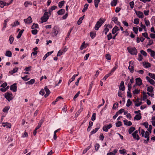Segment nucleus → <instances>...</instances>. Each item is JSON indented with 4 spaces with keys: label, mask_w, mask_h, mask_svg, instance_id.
I'll use <instances>...</instances> for the list:
<instances>
[{
    "label": "nucleus",
    "mask_w": 155,
    "mask_h": 155,
    "mask_svg": "<svg viewBox=\"0 0 155 155\" xmlns=\"http://www.w3.org/2000/svg\"><path fill=\"white\" fill-rule=\"evenodd\" d=\"M93 122L91 121H90L89 123V126L87 129V131H89L91 130V127L92 126Z\"/></svg>",
    "instance_id": "nucleus-24"
},
{
    "label": "nucleus",
    "mask_w": 155,
    "mask_h": 155,
    "mask_svg": "<svg viewBox=\"0 0 155 155\" xmlns=\"http://www.w3.org/2000/svg\"><path fill=\"white\" fill-rule=\"evenodd\" d=\"M35 80L34 79H31L30 81L26 82V84H32L34 83Z\"/></svg>",
    "instance_id": "nucleus-31"
},
{
    "label": "nucleus",
    "mask_w": 155,
    "mask_h": 155,
    "mask_svg": "<svg viewBox=\"0 0 155 155\" xmlns=\"http://www.w3.org/2000/svg\"><path fill=\"white\" fill-rule=\"evenodd\" d=\"M6 2H4L3 1H0V6L1 8H3L6 5Z\"/></svg>",
    "instance_id": "nucleus-27"
},
{
    "label": "nucleus",
    "mask_w": 155,
    "mask_h": 155,
    "mask_svg": "<svg viewBox=\"0 0 155 155\" xmlns=\"http://www.w3.org/2000/svg\"><path fill=\"white\" fill-rule=\"evenodd\" d=\"M132 62V61H130L129 62V65L128 67V69L130 71L131 73H133L134 72V68L133 65L132 64L131 65Z\"/></svg>",
    "instance_id": "nucleus-13"
},
{
    "label": "nucleus",
    "mask_w": 155,
    "mask_h": 155,
    "mask_svg": "<svg viewBox=\"0 0 155 155\" xmlns=\"http://www.w3.org/2000/svg\"><path fill=\"white\" fill-rule=\"evenodd\" d=\"M112 126V124H110L107 125H104L103 127V130L104 131L106 132L108 131V130L110 129Z\"/></svg>",
    "instance_id": "nucleus-6"
},
{
    "label": "nucleus",
    "mask_w": 155,
    "mask_h": 155,
    "mask_svg": "<svg viewBox=\"0 0 155 155\" xmlns=\"http://www.w3.org/2000/svg\"><path fill=\"white\" fill-rule=\"evenodd\" d=\"M83 19V17H81L79 20L78 21V25H80L82 23V21Z\"/></svg>",
    "instance_id": "nucleus-50"
},
{
    "label": "nucleus",
    "mask_w": 155,
    "mask_h": 155,
    "mask_svg": "<svg viewBox=\"0 0 155 155\" xmlns=\"http://www.w3.org/2000/svg\"><path fill=\"white\" fill-rule=\"evenodd\" d=\"M148 75L153 79L155 80V74H152L151 73H148Z\"/></svg>",
    "instance_id": "nucleus-39"
},
{
    "label": "nucleus",
    "mask_w": 155,
    "mask_h": 155,
    "mask_svg": "<svg viewBox=\"0 0 155 155\" xmlns=\"http://www.w3.org/2000/svg\"><path fill=\"white\" fill-rule=\"evenodd\" d=\"M99 129L98 128H95V129H94L91 132V134H93L97 132V131Z\"/></svg>",
    "instance_id": "nucleus-48"
},
{
    "label": "nucleus",
    "mask_w": 155,
    "mask_h": 155,
    "mask_svg": "<svg viewBox=\"0 0 155 155\" xmlns=\"http://www.w3.org/2000/svg\"><path fill=\"white\" fill-rule=\"evenodd\" d=\"M107 37L108 40H109L111 39L112 38V36L111 33H110L108 35H107Z\"/></svg>",
    "instance_id": "nucleus-57"
},
{
    "label": "nucleus",
    "mask_w": 155,
    "mask_h": 155,
    "mask_svg": "<svg viewBox=\"0 0 155 155\" xmlns=\"http://www.w3.org/2000/svg\"><path fill=\"white\" fill-rule=\"evenodd\" d=\"M107 25L106 26V27L105 28L104 32V33L105 35H106L107 33L109 31V29L107 28Z\"/></svg>",
    "instance_id": "nucleus-49"
},
{
    "label": "nucleus",
    "mask_w": 155,
    "mask_h": 155,
    "mask_svg": "<svg viewBox=\"0 0 155 155\" xmlns=\"http://www.w3.org/2000/svg\"><path fill=\"white\" fill-rule=\"evenodd\" d=\"M10 107H5L3 109V111L4 112H7L8 111Z\"/></svg>",
    "instance_id": "nucleus-42"
},
{
    "label": "nucleus",
    "mask_w": 155,
    "mask_h": 155,
    "mask_svg": "<svg viewBox=\"0 0 155 155\" xmlns=\"http://www.w3.org/2000/svg\"><path fill=\"white\" fill-rule=\"evenodd\" d=\"M141 118V114L140 113H139V114L136 115L134 117V120H140Z\"/></svg>",
    "instance_id": "nucleus-19"
},
{
    "label": "nucleus",
    "mask_w": 155,
    "mask_h": 155,
    "mask_svg": "<svg viewBox=\"0 0 155 155\" xmlns=\"http://www.w3.org/2000/svg\"><path fill=\"white\" fill-rule=\"evenodd\" d=\"M18 69V68H14L13 70L10 71L9 73H10L11 74H12L13 73L17 72Z\"/></svg>",
    "instance_id": "nucleus-33"
},
{
    "label": "nucleus",
    "mask_w": 155,
    "mask_h": 155,
    "mask_svg": "<svg viewBox=\"0 0 155 155\" xmlns=\"http://www.w3.org/2000/svg\"><path fill=\"white\" fill-rule=\"evenodd\" d=\"M38 27V24H34L32 26L31 28L32 29H34V28H37Z\"/></svg>",
    "instance_id": "nucleus-61"
},
{
    "label": "nucleus",
    "mask_w": 155,
    "mask_h": 155,
    "mask_svg": "<svg viewBox=\"0 0 155 155\" xmlns=\"http://www.w3.org/2000/svg\"><path fill=\"white\" fill-rule=\"evenodd\" d=\"M133 30L136 34L138 32V29L137 28L134 27L133 28Z\"/></svg>",
    "instance_id": "nucleus-54"
},
{
    "label": "nucleus",
    "mask_w": 155,
    "mask_h": 155,
    "mask_svg": "<svg viewBox=\"0 0 155 155\" xmlns=\"http://www.w3.org/2000/svg\"><path fill=\"white\" fill-rule=\"evenodd\" d=\"M138 56H139L138 58V60L139 61H141L143 59V56L142 55L140 54H139L138 55Z\"/></svg>",
    "instance_id": "nucleus-55"
},
{
    "label": "nucleus",
    "mask_w": 155,
    "mask_h": 155,
    "mask_svg": "<svg viewBox=\"0 0 155 155\" xmlns=\"http://www.w3.org/2000/svg\"><path fill=\"white\" fill-rule=\"evenodd\" d=\"M124 124L125 125L130 126H131L132 124V123L131 121H128L127 120H124Z\"/></svg>",
    "instance_id": "nucleus-20"
},
{
    "label": "nucleus",
    "mask_w": 155,
    "mask_h": 155,
    "mask_svg": "<svg viewBox=\"0 0 155 155\" xmlns=\"http://www.w3.org/2000/svg\"><path fill=\"white\" fill-rule=\"evenodd\" d=\"M58 31L57 30V28L56 27H54L52 28V31L51 33L52 36L54 37L57 35L58 34Z\"/></svg>",
    "instance_id": "nucleus-5"
},
{
    "label": "nucleus",
    "mask_w": 155,
    "mask_h": 155,
    "mask_svg": "<svg viewBox=\"0 0 155 155\" xmlns=\"http://www.w3.org/2000/svg\"><path fill=\"white\" fill-rule=\"evenodd\" d=\"M24 21L26 23L30 24L32 22V18L31 16H29L27 19H24Z\"/></svg>",
    "instance_id": "nucleus-12"
},
{
    "label": "nucleus",
    "mask_w": 155,
    "mask_h": 155,
    "mask_svg": "<svg viewBox=\"0 0 155 155\" xmlns=\"http://www.w3.org/2000/svg\"><path fill=\"white\" fill-rule=\"evenodd\" d=\"M10 89L13 92H15L17 91L16 84L15 83L10 86Z\"/></svg>",
    "instance_id": "nucleus-9"
},
{
    "label": "nucleus",
    "mask_w": 155,
    "mask_h": 155,
    "mask_svg": "<svg viewBox=\"0 0 155 155\" xmlns=\"http://www.w3.org/2000/svg\"><path fill=\"white\" fill-rule=\"evenodd\" d=\"M5 97L8 101L12 100L14 97L12 94L11 92H8L5 94Z\"/></svg>",
    "instance_id": "nucleus-2"
},
{
    "label": "nucleus",
    "mask_w": 155,
    "mask_h": 155,
    "mask_svg": "<svg viewBox=\"0 0 155 155\" xmlns=\"http://www.w3.org/2000/svg\"><path fill=\"white\" fill-rule=\"evenodd\" d=\"M19 25V22H18V21H15L11 25V26L12 27H13L14 26H17Z\"/></svg>",
    "instance_id": "nucleus-25"
},
{
    "label": "nucleus",
    "mask_w": 155,
    "mask_h": 155,
    "mask_svg": "<svg viewBox=\"0 0 155 155\" xmlns=\"http://www.w3.org/2000/svg\"><path fill=\"white\" fill-rule=\"evenodd\" d=\"M24 31V30L22 29L21 30L19 33L18 35L17 36V38H19L21 36V35Z\"/></svg>",
    "instance_id": "nucleus-35"
},
{
    "label": "nucleus",
    "mask_w": 155,
    "mask_h": 155,
    "mask_svg": "<svg viewBox=\"0 0 155 155\" xmlns=\"http://www.w3.org/2000/svg\"><path fill=\"white\" fill-rule=\"evenodd\" d=\"M64 51H62L60 50L58 51L57 56H60L62 55Z\"/></svg>",
    "instance_id": "nucleus-64"
},
{
    "label": "nucleus",
    "mask_w": 155,
    "mask_h": 155,
    "mask_svg": "<svg viewBox=\"0 0 155 155\" xmlns=\"http://www.w3.org/2000/svg\"><path fill=\"white\" fill-rule=\"evenodd\" d=\"M2 125L3 127H6L7 128H10L11 127V124L8 122L2 123Z\"/></svg>",
    "instance_id": "nucleus-11"
},
{
    "label": "nucleus",
    "mask_w": 155,
    "mask_h": 155,
    "mask_svg": "<svg viewBox=\"0 0 155 155\" xmlns=\"http://www.w3.org/2000/svg\"><path fill=\"white\" fill-rule=\"evenodd\" d=\"M139 132H140V131L141 130V134L142 135V136L143 137L144 136V134L145 133L143 129H140V128L139 127L138 130Z\"/></svg>",
    "instance_id": "nucleus-46"
},
{
    "label": "nucleus",
    "mask_w": 155,
    "mask_h": 155,
    "mask_svg": "<svg viewBox=\"0 0 155 155\" xmlns=\"http://www.w3.org/2000/svg\"><path fill=\"white\" fill-rule=\"evenodd\" d=\"M118 107V104L117 103H115L113 105V109H116Z\"/></svg>",
    "instance_id": "nucleus-56"
},
{
    "label": "nucleus",
    "mask_w": 155,
    "mask_h": 155,
    "mask_svg": "<svg viewBox=\"0 0 155 155\" xmlns=\"http://www.w3.org/2000/svg\"><path fill=\"white\" fill-rule=\"evenodd\" d=\"M65 12V10L63 9H62L58 11L57 13L58 15H61L63 14Z\"/></svg>",
    "instance_id": "nucleus-21"
},
{
    "label": "nucleus",
    "mask_w": 155,
    "mask_h": 155,
    "mask_svg": "<svg viewBox=\"0 0 155 155\" xmlns=\"http://www.w3.org/2000/svg\"><path fill=\"white\" fill-rule=\"evenodd\" d=\"M122 125L121 122L120 121H118L116 123V126L117 127H120Z\"/></svg>",
    "instance_id": "nucleus-44"
},
{
    "label": "nucleus",
    "mask_w": 155,
    "mask_h": 155,
    "mask_svg": "<svg viewBox=\"0 0 155 155\" xmlns=\"http://www.w3.org/2000/svg\"><path fill=\"white\" fill-rule=\"evenodd\" d=\"M62 98V97L61 96H59L56 99V100L53 101L52 103V104H53V105H54L60 99H61Z\"/></svg>",
    "instance_id": "nucleus-37"
},
{
    "label": "nucleus",
    "mask_w": 155,
    "mask_h": 155,
    "mask_svg": "<svg viewBox=\"0 0 155 155\" xmlns=\"http://www.w3.org/2000/svg\"><path fill=\"white\" fill-rule=\"evenodd\" d=\"M53 52V51H52L50 52H47L44 56L43 58V60H45L51 54H52Z\"/></svg>",
    "instance_id": "nucleus-17"
},
{
    "label": "nucleus",
    "mask_w": 155,
    "mask_h": 155,
    "mask_svg": "<svg viewBox=\"0 0 155 155\" xmlns=\"http://www.w3.org/2000/svg\"><path fill=\"white\" fill-rule=\"evenodd\" d=\"M139 22V19L137 18H135L134 19V23L135 24H138Z\"/></svg>",
    "instance_id": "nucleus-43"
},
{
    "label": "nucleus",
    "mask_w": 155,
    "mask_h": 155,
    "mask_svg": "<svg viewBox=\"0 0 155 155\" xmlns=\"http://www.w3.org/2000/svg\"><path fill=\"white\" fill-rule=\"evenodd\" d=\"M135 130V128L134 127H131L128 130L129 133L130 134H131Z\"/></svg>",
    "instance_id": "nucleus-23"
},
{
    "label": "nucleus",
    "mask_w": 155,
    "mask_h": 155,
    "mask_svg": "<svg viewBox=\"0 0 155 155\" xmlns=\"http://www.w3.org/2000/svg\"><path fill=\"white\" fill-rule=\"evenodd\" d=\"M112 21H113L115 24H116L119 26H120V23L118 21V18L116 17H114L112 18Z\"/></svg>",
    "instance_id": "nucleus-10"
},
{
    "label": "nucleus",
    "mask_w": 155,
    "mask_h": 155,
    "mask_svg": "<svg viewBox=\"0 0 155 155\" xmlns=\"http://www.w3.org/2000/svg\"><path fill=\"white\" fill-rule=\"evenodd\" d=\"M28 76V75H26V76H25V77H21V78L23 80L26 81L28 80L29 79V78H27V77Z\"/></svg>",
    "instance_id": "nucleus-58"
},
{
    "label": "nucleus",
    "mask_w": 155,
    "mask_h": 155,
    "mask_svg": "<svg viewBox=\"0 0 155 155\" xmlns=\"http://www.w3.org/2000/svg\"><path fill=\"white\" fill-rule=\"evenodd\" d=\"M125 87L124 86V82L123 81H121L120 84V86L119 87V90L123 91L124 90Z\"/></svg>",
    "instance_id": "nucleus-15"
},
{
    "label": "nucleus",
    "mask_w": 155,
    "mask_h": 155,
    "mask_svg": "<svg viewBox=\"0 0 155 155\" xmlns=\"http://www.w3.org/2000/svg\"><path fill=\"white\" fill-rule=\"evenodd\" d=\"M45 90L46 92V94L45 95V97H46L50 94L49 90L48 89L47 86H45Z\"/></svg>",
    "instance_id": "nucleus-14"
},
{
    "label": "nucleus",
    "mask_w": 155,
    "mask_h": 155,
    "mask_svg": "<svg viewBox=\"0 0 155 155\" xmlns=\"http://www.w3.org/2000/svg\"><path fill=\"white\" fill-rule=\"evenodd\" d=\"M153 43V40L152 39L150 40L149 41V42H148V44L146 45V47L147 48H148V46H150V45H152Z\"/></svg>",
    "instance_id": "nucleus-38"
},
{
    "label": "nucleus",
    "mask_w": 155,
    "mask_h": 155,
    "mask_svg": "<svg viewBox=\"0 0 155 155\" xmlns=\"http://www.w3.org/2000/svg\"><path fill=\"white\" fill-rule=\"evenodd\" d=\"M12 53L11 51H6L5 55L8 57H11L12 56Z\"/></svg>",
    "instance_id": "nucleus-29"
},
{
    "label": "nucleus",
    "mask_w": 155,
    "mask_h": 155,
    "mask_svg": "<svg viewBox=\"0 0 155 155\" xmlns=\"http://www.w3.org/2000/svg\"><path fill=\"white\" fill-rule=\"evenodd\" d=\"M144 21L145 24L147 26H148L150 25V22L149 20L145 19Z\"/></svg>",
    "instance_id": "nucleus-53"
},
{
    "label": "nucleus",
    "mask_w": 155,
    "mask_h": 155,
    "mask_svg": "<svg viewBox=\"0 0 155 155\" xmlns=\"http://www.w3.org/2000/svg\"><path fill=\"white\" fill-rule=\"evenodd\" d=\"M9 42L10 44H12L14 41V38L12 35H10L9 38Z\"/></svg>",
    "instance_id": "nucleus-41"
},
{
    "label": "nucleus",
    "mask_w": 155,
    "mask_h": 155,
    "mask_svg": "<svg viewBox=\"0 0 155 155\" xmlns=\"http://www.w3.org/2000/svg\"><path fill=\"white\" fill-rule=\"evenodd\" d=\"M103 18H101L99 21L97 22L94 28L96 30H98L99 28L101 26L102 24L104 23L105 20H103Z\"/></svg>",
    "instance_id": "nucleus-1"
},
{
    "label": "nucleus",
    "mask_w": 155,
    "mask_h": 155,
    "mask_svg": "<svg viewBox=\"0 0 155 155\" xmlns=\"http://www.w3.org/2000/svg\"><path fill=\"white\" fill-rule=\"evenodd\" d=\"M91 146H88L84 150H83V153H85L87 152V151L91 148Z\"/></svg>",
    "instance_id": "nucleus-51"
},
{
    "label": "nucleus",
    "mask_w": 155,
    "mask_h": 155,
    "mask_svg": "<svg viewBox=\"0 0 155 155\" xmlns=\"http://www.w3.org/2000/svg\"><path fill=\"white\" fill-rule=\"evenodd\" d=\"M136 84L137 85L140 86L142 84L141 79L140 78H138L136 79Z\"/></svg>",
    "instance_id": "nucleus-8"
},
{
    "label": "nucleus",
    "mask_w": 155,
    "mask_h": 155,
    "mask_svg": "<svg viewBox=\"0 0 155 155\" xmlns=\"http://www.w3.org/2000/svg\"><path fill=\"white\" fill-rule=\"evenodd\" d=\"M117 0H113L111 2V5L112 6H115L117 3Z\"/></svg>",
    "instance_id": "nucleus-28"
},
{
    "label": "nucleus",
    "mask_w": 155,
    "mask_h": 155,
    "mask_svg": "<svg viewBox=\"0 0 155 155\" xmlns=\"http://www.w3.org/2000/svg\"><path fill=\"white\" fill-rule=\"evenodd\" d=\"M96 33L95 32H91L90 33V35L92 38H93L95 37Z\"/></svg>",
    "instance_id": "nucleus-36"
},
{
    "label": "nucleus",
    "mask_w": 155,
    "mask_h": 155,
    "mask_svg": "<svg viewBox=\"0 0 155 155\" xmlns=\"http://www.w3.org/2000/svg\"><path fill=\"white\" fill-rule=\"evenodd\" d=\"M140 91L137 89H135L134 91H133V93L134 94H138L139 93Z\"/></svg>",
    "instance_id": "nucleus-63"
},
{
    "label": "nucleus",
    "mask_w": 155,
    "mask_h": 155,
    "mask_svg": "<svg viewBox=\"0 0 155 155\" xmlns=\"http://www.w3.org/2000/svg\"><path fill=\"white\" fill-rule=\"evenodd\" d=\"M119 30V29L117 26H115L112 30V33L113 34H114L117 31Z\"/></svg>",
    "instance_id": "nucleus-18"
},
{
    "label": "nucleus",
    "mask_w": 155,
    "mask_h": 155,
    "mask_svg": "<svg viewBox=\"0 0 155 155\" xmlns=\"http://www.w3.org/2000/svg\"><path fill=\"white\" fill-rule=\"evenodd\" d=\"M31 66H29L28 67H26L25 68V70L27 71H29L31 70Z\"/></svg>",
    "instance_id": "nucleus-62"
},
{
    "label": "nucleus",
    "mask_w": 155,
    "mask_h": 155,
    "mask_svg": "<svg viewBox=\"0 0 155 155\" xmlns=\"http://www.w3.org/2000/svg\"><path fill=\"white\" fill-rule=\"evenodd\" d=\"M89 5L88 4H85L84 5V8L83 9L82 12H84L86 10H87L88 8Z\"/></svg>",
    "instance_id": "nucleus-26"
},
{
    "label": "nucleus",
    "mask_w": 155,
    "mask_h": 155,
    "mask_svg": "<svg viewBox=\"0 0 155 155\" xmlns=\"http://www.w3.org/2000/svg\"><path fill=\"white\" fill-rule=\"evenodd\" d=\"M143 100L147 99V95H146V93L144 92H143Z\"/></svg>",
    "instance_id": "nucleus-52"
},
{
    "label": "nucleus",
    "mask_w": 155,
    "mask_h": 155,
    "mask_svg": "<svg viewBox=\"0 0 155 155\" xmlns=\"http://www.w3.org/2000/svg\"><path fill=\"white\" fill-rule=\"evenodd\" d=\"M140 53L141 54H142L144 56H146L147 55V52L143 50H141L140 51Z\"/></svg>",
    "instance_id": "nucleus-60"
},
{
    "label": "nucleus",
    "mask_w": 155,
    "mask_h": 155,
    "mask_svg": "<svg viewBox=\"0 0 155 155\" xmlns=\"http://www.w3.org/2000/svg\"><path fill=\"white\" fill-rule=\"evenodd\" d=\"M49 16L48 15V12H45L44 13V15L41 18V23L46 22L49 18Z\"/></svg>",
    "instance_id": "nucleus-4"
},
{
    "label": "nucleus",
    "mask_w": 155,
    "mask_h": 155,
    "mask_svg": "<svg viewBox=\"0 0 155 155\" xmlns=\"http://www.w3.org/2000/svg\"><path fill=\"white\" fill-rule=\"evenodd\" d=\"M147 91L150 92H152L153 91V87L152 86L147 87Z\"/></svg>",
    "instance_id": "nucleus-30"
},
{
    "label": "nucleus",
    "mask_w": 155,
    "mask_h": 155,
    "mask_svg": "<svg viewBox=\"0 0 155 155\" xmlns=\"http://www.w3.org/2000/svg\"><path fill=\"white\" fill-rule=\"evenodd\" d=\"M64 2H65L64 1H62L60 2L58 4V5L59 8H61L62 7V6L64 5Z\"/></svg>",
    "instance_id": "nucleus-32"
},
{
    "label": "nucleus",
    "mask_w": 155,
    "mask_h": 155,
    "mask_svg": "<svg viewBox=\"0 0 155 155\" xmlns=\"http://www.w3.org/2000/svg\"><path fill=\"white\" fill-rule=\"evenodd\" d=\"M134 4V2L133 1H132L130 3V5L132 9L133 8Z\"/></svg>",
    "instance_id": "nucleus-59"
},
{
    "label": "nucleus",
    "mask_w": 155,
    "mask_h": 155,
    "mask_svg": "<svg viewBox=\"0 0 155 155\" xmlns=\"http://www.w3.org/2000/svg\"><path fill=\"white\" fill-rule=\"evenodd\" d=\"M111 73H110L105 75L104 77L103 78V80H106V79L110 76V75Z\"/></svg>",
    "instance_id": "nucleus-47"
},
{
    "label": "nucleus",
    "mask_w": 155,
    "mask_h": 155,
    "mask_svg": "<svg viewBox=\"0 0 155 155\" xmlns=\"http://www.w3.org/2000/svg\"><path fill=\"white\" fill-rule=\"evenodd\" d=\"M96 114L95 113H94L93 114L92 116L91 117V120H92L94 121L96 119Z\"/></svg>",
    "instance_id": "nucleus-45"
},
{
    "label": "nucleus",
    "mask_w": 155,
    "mask_h": 155,
    "mask_svg": "<svg viewBox=\"0 0 155 155\" xmlns=\"http://www.w3.org/2000/svg\"><path fill=\"white\" fill-rule=\"evenodd\" d=\"M100 0H94V5L96 8L98 7L99 3L100 2Z\"/></svg>",
    "instance_id": "nucleus-34"
},
{
    "label": "nucleus",
    "mask_w": 155,
    "mask_h": 155,
    "mask_svg": "<svg viewBox=\"0 0 155 155\" xmlns=\"http://www.w3.org/2000/svg\"><path fill=\"white\" fill-rule=\"evenodd\" d=\"M132 135L133 137V138L138 140L140 139V137L138 134H132Z\"/></svg>",
    "instance_id": "nucleus-22"
},
{
    "label": "nucleus",
    "mask_w": 155,
    "mask_h": 155,
    "mask_svg": "<svg viewBox=\"0 0 155 155\" xmlns=\"http://www.w3.org/2000/svg\"><path fill=\"white\" fill-rule=\"evenodd\" d=\"M132 102L130 101V99H128L127 102L126 104V106L127 107H129L132 104Z\"/></svg>",
    "instance_id": "nucleus-40"
},
{
    "label": "nucleus",
    "mask_w": 155,
    "mask_h": 155,
    "mask_svg": "<svg viewBox=\"0 0 155 155\" xmlns=\"http://www.w3.org/2000/svg\"><path fill=\"white\" fill-rule=\"evenodd\" d=\"M135 12L137 16L140 18H143V12L140 11H137L136 10H135Z\"/></svg>",
    "instance_id": "nucleus-7"
},
{
    "label": "nucleus",
    "mask_w": 155,
    "mask_h": 155,
    "mask_svg": "<svg viewBox=\"0 0 155 155\" xmlns=\"http://www.w3.org/2000/svg\"><path fill=\"white\" fill-rule=\"evenodd\" d=\"M143 64L144 67L145 68H150L151 67L150 63L147 62H143Z\"/></svg>",
    "instance_id": "nucleus-16"
},
{
    "label": "nucleus",
    "mask_w": 155,
    "mask_h": 155,
    "mask_svg": "<svg viewBox=\"0 0 155 155\" xmlns=\"http://www.w3.org/2000/svg\"><path fill=\"white\" fill-rule=\"evenodd\" d=\"M127 49L132 55H137V51L135 48L128 47L127 48Z\"/></svg>",
    "instance_id": "nucleus-3"
}]
</instances>
